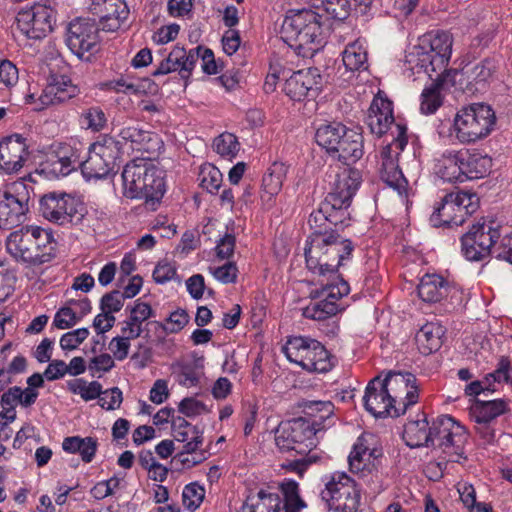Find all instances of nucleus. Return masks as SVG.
<instances>
[{
  "label": "nucleus",
  "mask_w": 512,
  "mask_h": 512,
  "mask_svg": "<svg viewBox=\"0 0 512 512\" xmlns=\"http://www.w3.org/2000/svg\"><path fill=\"white\" fill-rule=\"evenodd\" d=\"M124 299L123 294L117 290L107 293L101 299V310L112 315L122 309Z\"/></svg>",
  "instance_id": "obj_61"
},
{
  "label": "nucleus",
  "mask_w": 512,
  "mask_h": 512,
  "mask_svg": "<svg viewBox=\"0 0 512 512\" xmlns=\"http://www.w3.org/2000/svg\"><path fill=\"white\" fill-rule=\"evenodd\" d=\"M86 153V144L78 139L71 138L68 141L54 144L50 159L52 172L57 176L69 175L81 167Z\"/></svg>",
  "instance_id": "obj_19"
},
{
  "label": "nucleus",
  "mask_w": 512,
  "mask_h": 512,
  "mask_svg": "<svg viewBox=\"0 0 512 512\" xmlns=\"http://www.w3.org/2000/svg\"><path fill=\"white\" fill-rule=\"evenodd\" d=\"M56 248L52 231L36 225L13 231L6 239L7 252L29 267L50 262L56 256Z\"/></svg>",
  "instance_id": "obj_2"
},
{
  "label": "nucleus",
  "mask_w": 512,
  "mask_h": 512,
  "mask_svg": "<svg viewBox=\"0 0 512 512\" xmlns=\"http://www.w3.org/2000/svg\"><path fill=\"white\" fill-rule=\"evenodd\" d=\"M165 172L149 158H135L122 171L123 194L130 199L159 202L165 189Z\"/></svg>",
  "instance_id": "obj_4"
},
{
  "label": "nucleus",
  "mask_w": 512,
  "mask_h": 512,
  "mask_svg": "<svg viewBox=\"0 0 512 512\" xmlns=\"http://www.w3.org/2000/svg\"><path fill=\"white\" fill-rule=\"evenodd\" d=\"M464 181L479 179L488 175L492 168V158L478 150L461 149Z\"/></svg>",
  "instance_id": "obj_36"
},
{
  "label": "nucleus",
  "mask_w": 512,
  "mask_h": 512,
  "mask_svg": "<svg viewBox=\"0 0 512 512\" xmlns=\"http://www.w3.org/2000/svg\"><path fill=\"white\" fill-rule=\"evenodd\" d=\"M443 334V327L437 323L423 325L415 336L419 351L424 355L437 351L441 347Z\"/></svg>",
  "instance_id": "obj_39"
},
{
  "label": "nucleus",
  "mask_w": 512,
  "mask_h": 512,
  "mask_svg": "<svg viewBox=\"0 0 512 512\" xmlns=\"http://www.w3.org/2000/svg\"><path fill=\"white\" fill-rule=\"evenodd\" d=\"M360 505V493L354 489L351 493L345 494L343 498L329 509L331 512H357Z\"/></svg>",
  "instance_id": "obj_58"
},
{
  "label": "nucleus",
  "mask_w": 512,
  "mask_h": 512,
  "mask_svg": "<svg viewBox=\"0 0 512 512\" xmlns=\"http://www.w3.org/2000/svg\"><path fill=\"white\" fill-rule=\"evenodd\" d=\"M80 203L70 194L49 192L39 200V212L49 222L66 225L79 213Z\"/></svg>",
  "instance_id": "obj_16"
},
{
  "label": "nucleus",
  "mask_w": 512,
  "mask_h": 512,
  "mask_svg": "<svg viewBox=\"0 0 512 512\" xmlns=\"http://www.w3.org/2000/svg\"><path fill=\"white\" fill-rule=\"evenodd\" d=\"M323 9L334 19L344 20L351 8L350 0H321Z\"/></svg>",
  "instance_id": "obj_54"
},
{
  "label": "nucleus",
  "mask_w": 512,
  "mask_h": 512,
  "mask_svg": "<svg viewBox=\"0 0 512 512\" xmlns=\"http://www.w3.org/2000/svg\"><path fill=\"white\" fill-rule=\"evenodd\" d=\"M451 294V298L458 294L455 287L449 286L443 277L436 274L424 275L418 285V295L428 303H435Z\"/></svg>",
  "instance_id": "obj_32"
},
{
  "label": "nucleus",
  "mask_w": 512,
  "mask_h": 512,
  "mask_svg": "<svg viewBox=\"0 0 512 512\" xmlns=\"http://www.w3.org/2000/svg\"><path fill=\"white\" fill-rule=\"evenodd\" d=\"M89 10L106 31L119 29L129 14L127 5L122 0H90Z\"/></svg>",
  "instance_id": "obj_24"
},
{
  "label": "nucleus",
  "mask_w": 512,
  "mask_h": 512,
  "mask_svg": "<svg viewBox=\"0 0 512 512\" xmlns=\"http://www.w3.org/2000/svg\"><path fill=\"white\" fill-rule=\"evenodd\" d=\"M31 194L23 181L8 185L0 194V228L11 229L26 219Z\"/></svg>",
  "instance_id": "obj_11"
},
{
  "label": "nucleus",
  "mask_w": 512,
  "mask_h": 512,
  "mask_svg": "<svg viewBox=\"0 0 512 512\" xmlns=\"http://www.w3.org/2000/svg\"><path fill=\"white\" fill-rule=\"evenodd\" d=\"M281 495L276 492L260 491L257 497H251L242 507V512H299L306 507L299 495L296 481L285 479L280 484Z\"/></svg>",
  "instance_id": "obj_10"
},
{
  "label": "nucleus",
  "mask_w": 512,
  "mask_h": 512,
  "mask_svg": "<svg viewBox=\"0 0 512 512\" xmlns=\"http://www.w3.org/2000/svg\"><path fill=\"white\" fill-rule=\"evenodd\" d=\"M119 136L125 142H130L133 150L143 151L151 156L159 153L163 147V142L157 134L135 126L122 128Z\"/></svg>",
  "instance_id": "obj_30"
},
{
  "label": "nucleus",
  "mask_w": 512,
  "mask_h": 512,
  "mask_svg": "<svg viewBox=\"0 0 512 512\" xmlns=\"http://www.w3.org/2000/svg\"><path fill=\"white\" fill-rule=\"evenodd\" d=\"M172 430L174 439L178 442L188 441L192 435H195L197 432H199L195 426L191 425L181 417H178L173 421Z\"/></svg>",
  "instance_id": "obj_60"
},
{
  "label": "nucleus",
  "mask_w": 512,
  "mask_h": 512,
  "mask_svg": "<svg viewBox=\"0 0 512 512\" xmlns=\"http://www.w3.org/2000/svg\"><path fill=\"white\" fill-rule=\"evenodd\" d=\"M510 361L508 358L502 357L497 365V369L487 374L481 383L485 391H495V383L507 382L509 380Z\"/></svg>",
  "instance_id": "obj_49"
},
{
  "label": "nucleus",
  "mask_w": 512,
  "mask_h": 512,
  "mask_svg": "<svg viewBox=\"0 0 512 512\" xmlns=\"http://www.w3.org/2000/svg\"><path fill=\"white\" fill-rule=\"evenodd\" d=\"M78 93V87L73 85L69 78L62 75H52L38 97L39 106L37 109L63 103L77 96Z\"/></svg>",
  "instance_id": "obj_26"
},
{
  "label": "nucleus",
  "mask_w": 512,
  "mask_h": 512,
  "mask_svg": "<svg viewBox=\"0 0 512 512\" xmlns=\"http://www.w3.org/2000/svg\"><path fill=\"white\" fill-rule=\"evenodd\" d=\"M341 138L331 155L350 166L363 156V136L358 129L347 128Z\"/></svg>",
  "instance_id": "obj_29"
},
{
  "label": "nucleus",
  "mask_w": 512,
  "mask_h": 512,
  "mask_svg": "<svg viewBox=\"0 0 512 512\" xmlns=\"http://www.w3.org/2000/svg\"><path fill=\"white\" fill-rule=\"evenodd\" d=\"M432 424L429 425L424 413H419L415 420H410L404 426L403 440L411 448L430 447Z\"/></svg>",
  "instance_id": "obj_35"
},
{
  "label": "nucleus",
  "mask_w": 512,
  "mask_h": 512,
  "mask_svg": "<svg viewBox=\"0 0 512 512\" xmlns=\"http://www.w3.org/2000/svg\"><path fill=\"white\" fill-rule=\"evenodd\" d=\"M67 387L73 394H78L84 401L98 398L101 394L102 385L97 381L87 382L84 379H74L67 382Z\"/></svg>",
  "instance_id": "obj_48"
},
{
  "label": "nucleus",
  "mask_w": 512,
  "mask_h": 512,
  "mask_svg": "<svg viewBox=\"0 0 512 512\" xmlns=\"http://www.w3.org/2000/svg\"><path fill=\"white\" fill-rule=\"evenodd\" d=\"M80 317L77 316V312L74 311L70 306L60 308L53 319V325L58 329H69L80 322Z\"/></svg>",
  "instance_id": "obj_55"
},
{
  "label": "nucleus",
  "mask_w": 512,
  "mask_h": 512,
  "mask_svg": "<svg viewBox=\"0 0 512 512\" xmlns=\"http://www.w3.org/2000/svg\"><path fill=\"white\" fill-rule=\"evenodd\" d=\"M213 149L223 158H234L240 149L237 137L232 133H222L213 141Z\"/></svg>",
  "instance_id": "obj_47"
},
{
  "label": "nucleus",
  "mask_w": 512,
  "mask_h": 512,
  "mask_svg": "<svg viewBox=\"0 0 512 512\" xmlns=\"http://www.w3.org/2000/svg\"><path fill=\"white\" fill-rule=\"evenodd\" d=\"M88 328H78L63 334L60 338V347L65 351L77 349L89 336Z\"/></svg>",
  "instance_id": "obj_53"
},
{
  "label": "nucleus",
  "mask_w": 512,
  "mask_h": 512,
  "mask_svg": "<svg viewBox=\"0 0 512 512\" xmlns=\"http://www.w3.org/2000/svg\"><path fill=\"white\" fill-rule=\"evenodd\" d=\"M99 405L106 410H114L120 407L122 403V392L118 387H114L105 391L101 390L98 397Z\"/></svg>",
  "instance_id": "obj_62"
},
{
  "label": "nucleus",
  "mask_w": 512,
  "mask_h": 512,
  "mask_svg": "<svg viewBox=\"0 0 512 512\" xmlns=\"http://www.w3.org/2000/svg\"><path fill=\"white\" fill-rule=\"evenodd\" d=\"M464 426L449 415H442L432 422V438L430 447L435 453L443 455V460L435 464L440 471L448 462L459 463L464 458V447L467 442Z\"/></svg>",
  "instance_id": "obj_6"
},
{
  "label": "nucleus",
  "mask_w": 512,
  "mask_h": 512,
  "mask_svg": "<svg viewBox=\"0 0 512 512\" xmlns=\"http://www.w3.org/2000/svg\"><path fill=\"white\" fill-rule=\"evenodd\" d=\"M375 459V450H371L368 447L367 439L362 435L357 439L349 454L350 471L360 477H366L376 470Z\"/></svg>",
  "instance_id": "obj_31"
},
{
  "label": "nucleus",
  "mask_w": 512,
  "mask_h": 512,
  "mask_svg": "<svg viewBox=\"0 0 512 512\" xmlns=\"http://www.w3.org/2000/svg\"><path fill=\"white\" fill-rule=\"evenodd\" d=\"M201 186L209 193H216L222 183V173L213 165H206L200 171Z\"/></svg>",
  "instance_id": "obj_51"
},
{
  "label": "nucleus",
  "mask_w": 512,
  "mask_h": 512,
  "mask_svg": "<svg viewBox=\"0 0 512 512\" xmlns=\"http://www.w3.org/2000/svg\"><path fill=\"white\" fill-rule=\"evenodd\" d=\"M172 374L177 382L187 388L199 384L203 376V365L197 360H181L171 365Z\"/></svg>",
  "instance_id": "obj_38"
},
{
  "label": "nucleus",
  "mask_w": 512,
  "mask_h": 512,
  "mask_svg": "<svg viewBox=\"0 0 512 512\" xmlns=\"http://www.w3.org/2000/svg\"><path fill=\"white\" fill-rule=\"evenodd\" d=\"M287 359L309 372L325 373L332 369L329 352L317 340L294 336L282 348Z\"/></svg>",
  "instance_id": "obj_9"
},
{
  "label": "nucleus",
  "mask_w": 512,
  "mask_h": 512,
  "mask_svg": "<svg viewBox=\"0 0 512 512\" xmlns=\"http://www.w3.org/2000/svg\"><path fill=\"white\" fill-rule=\"evenodd\" d=\"M394 122L392 102L386 98L374 97L366 119L371 133L382 136Z\"/></svg>",
  "instance_id": "obj_28"
},
{
  "label": "nucleus",
  "mask_w": 512,
  "mask_h": 512,
  "mask_svg": "<svg viewBox=\"0 0 512 512\" xmlns=\"http://www.w3.org/2000/svg\"><path fill=\"white\" fill-rule=\"evenodd\" d=\"M349 292V284L343 279H338L335 283H327L320 291L322 299L311 302L306 306L303 309V316L308 319L321 321L336 315L339 311L337 301L348 295Z\"/></svg>",
  "instance_id": "obj_17"
},
{
  "label": "nucleus",
  "mask_w": 512,
  "mask_h": 512,
  "mask_svg": "<svg viewBox=\"0 0 512 512\" xmlns=\"http://www.w3.org/2000/svg\"><path fill=\"white\" fill-rule=\"evenodd\" d=\"M288 167L282 162H274L267 170L262 179V198L267 197L270 200L277 195L286 178Z\"/></svg>",
  "instance_id": "obj_40"
},
{
  "label": "nucleus",
  "mask_w": 512,
  "mask_h": 512,
  "mask_svg": "<svg viewBox=\"0 0 512 512\" xmlns=\"http://www.w3.org/2000/svg\"><path fill=\"white\" fill-rule=\"evenodd\" d=\"M189 322V315L183 309H177L170 313L166 319L163 329L168 333H177L181 331Z\"/></svg>",
  "instance_id": "obj_59"
},
{
  "label": "nucleus",
  "mask_w": 512,
  "mask_h": 512,
  "mask_svg": "<svg viewBox=\"0 0 512 512\" xmlns=\"http://www.w3.org/2000/svg\"><path fill=\"white\" fill-rule=\"evenodd\" d=\"M280 35L298 53L313 54L324 43L321 16L311 9L290 10L283 20Z\"/></svg>",
  "instance_id": "obj_5"
},
{
  "label": "nucleus",
  "mask_w": 512,
  "mask_h": 512,
  "mask_svg": "<svg viewBox=\"0 0 512 512\" xmlns=\"http://www.w3.org/2000/svg\"><path fill=\"white\" fill-rule=\"evenodd\" d=\"M182 498L184 506L188 510L194 511L205 498V488L196 482L187 484L183 489Z\"/></svg>",
  "instance_id": "obj_50"
},
{
  "label": "nucleus",
  "mask_w": 512,
  "mask_h": 512,
  "mask_svg": "<svg viewBox=\"0 0 512 512\" xmlns=\"http://www.w3.org/2000/svg\"><path fill=\"white\" fill-rule=\"evenodd\" d=\"M432 80L435 81L425 87L421 93L420 111L427 115L435 113L443 101L442 83L436 82L438 79L435 77Z\"/></svg>",
  "instance_id": "obj_44"
},
{
  "label": "nucleus",
  "mask_w": 512,
  "mask_h": 512,
  "mask_svg": "<svg viewBox=\"0 0 512 512\" xmlns=\"http://www.w3.org/2000/svg\"><path fill=\"white\" fill-rule=\"evenodd\" d=\"M347 127L339 122H332L320 125L315 133V140L319 146L329 154L339 144L340 139L346 133Z\"/></svg>",
  "instance_id": "obj_41"
},
{
  "label": "nucleus",
  "mask_w": 512,
  "mask_h": 512,
  "mask_svg": "<svg viewBox=\"0 0 512 512\" xmlns=\"http://www.w3.org/2000/svg\"><path fill=\"white\" fill-rule=\"evenodd\" d=\"M356 488L354 480L348 475L345 473H334L326 482L320 496L328 509H331L340 498H343L345 494L351 493Z\"/></svg>",
  "instance_id": "obj_37"
},
{
  "label": "nucleus",
  "mask_w": 512,
  "mask_h": 512,
  "mask_svg": "<svg viewBox=\"0 0 512 512\" xmlns=\"http://www.w3.org/2000/svg\"><path fill=\"white\" fill-rule=\"evenodd\" d=\"M453 38L445 31L423 35L419 43L407 53L405 62L413 74H426L436 79L447 70L452 54Z\"/></svg>",
  "instance_id": "obj_1"
},
{
  "label": "nucleus",
  "mask_w": 512,
  "mask_h": 512,
  "mask_svg": "<svg viewBox=\"0 0 512 512\" xmlns=\"http://www.w3.org/2000/svg\"><path fill=\"white\" fill-rule=\"evenodd\" d=\"M321 433L317 419L295 418L278 426L275 443L281 451H295L306 456L318 445Z\"/></svg>",
  "instance_id": "obj_8"
},
{
  "label": "nucleus",
  "mask_w": 512,
  "mask_h": 512,
  "mask_svg": "<svg viewBox=\"0 0 512 512\" xmlns=\"http://www.w3.org/2000/svg\"><path fill=\"white\" fill-rule=\"evenodd\" d=\"M29 157L26 139L13 134L0 141V170L4 174L18 173Z\"/></svg>",
  "instance_id": "obj_22"
},
{
  "label": "nucleus",
  "mask_w": 512,
  "mask_h": 512,
  "mask_svg": "<svg viewBox=\"0 0 512 512\" xmlns=\"http://www.w3.org/2000/svg\"><path fill=\"white\" fill-rule=\"evenodd\" d=\"M361 181L362 177L359 170L350 166L339 168L335 172L334 180L331 182V190L325 199L338 209L348 211Z\"/></svg>",
  "instance_id": "obj_18"
},
{
  "label": "nucleus",
  "mask_w": 512,
  "mask_h": 512,
  "mask_svg": "<svg viewBox=\"0 0 512 512\" xmlns=\"http://www.w3.org/2000/svg\"><path fill=\"white\" fill-rule=\"evenodd\" d=\"M343 64L346 69L350 71L366 70L367 63V50L364 44L357 40L346 46L342 53Z\"/></svg>",
  "instance_id": "obj_42"
},
{
  "label": "nucleus",
  "mask_w": 512,
  "mask_h": 512,
  "mask_svg": "<svg viewBox=\"0 0 512 512\" xmlns=\"http://www.w3.org/2000/svg\"><path fill=\"white\" fill-rule=\"evenodd\" d=\"M349 216V211L340 210L325 199L319 208L309 216L308 224L312 230L309 236H314L318 233L332 234V232L336 231L333 227L345 225V222L349 220Z\"/></svg>",
  "instance_id": "obj_23"
},
{
  "label": "nucleus",
  "mask_w": 512,
  "mask_h": 512,
  "mask_svg": "<svg viewBox=\"0 0 512 512\" xmlns=\"http://www.w3.org/2000/svg\"><path fill=\"white\" fill-rule=\"evenodd\" d=\"M495 69L494 61L484 59L471 69L468 77L476 83H485L491 78Z\"/></svg>",
  "instance_id": "obj_56"
},
{
  "label": "nucleus",
  "mask_w": 512,
  "mask_h": 512,
  "mask_svg": "<svg viewBox=\"0 0 512 512\" xmlns=\"http://www.w3.org/2000/svg\"><path fill=\"white\" fill-rule=\"evenodd\" d=\"M55 11L45 4L22 9L16 16V28L27 38L41 39L53 30Z\"/></svg>",
  "instance_id": "obj_15"
},
{
  "label": "nucleus",
  "mask_w": 512,
  "mask_h": 512,
  "mask_svg": "<svg viewBox=\"0 0 512 512\" xmlns=\"http://www.w3.org/2000/svg\"><path fill=\"white\" fill-rule=\"evenodd\" d=\"M88 149V156L83 158L81 171L87 180L106 177L114 167L118 155L117 142L112 137H104L93 143Z\"/></svg>",
  "instance_id": "obj_14"
},
{
  "label": "nucleus",
  "mask_w": 512,
  "mask_h": 512,
  "mask_svg": "<svg viewBox=\"0 0 512 512\" xmlns=\"http://www.w3.org/2000/svg\"><path fill=\"white\" fill-rule=\"evenodd\" d=\"M500 236V230L493 222H477L461 237V253L468 261H484Z\"/></svg>",
  "instance_id": "obj_12"
},
{
  "label": "nucleus",
  "mask_w": 512,
  "mask_h": 512,
  "mask_svg": "<svg viewBox=\"0 0 512 512\" xmlns=\"http://www.w3.org/2000/svg\"><path fill=\"white\" fill-rule=\"evenodd\" d=\"M99 42L98 27L95 19H76L69 24L66 43L69 49L78 57L85 53H93Z\"/></svg>",
  "instance_id": "obj_21"
},
{
  "label": "nucleus",
  "mask_w": 512,
  "mask_h": 512,
  "mask_svg": "<svg viewBox=\"0 0 512 512\" xmlns=\"http://www.w3.org/2000/svg\"><path fill=\"white\" fill-rule=\"evenodd\" d=\"M385 384L391 395L392 417L405 414L418 402L419 384L414 374L390 371L385 376Z\"/></svg>",
  "instance_id": "obj_13"
},
{
  "label": "nucleus",
  "mask_w": 512,
  "mask_h": 512,
  "mask_svg": "<svg viewBox=\"0 0 512 512\" xmlns=\"http://www.w3.org/2000/svg\"><path fill=\"white\" fill-rule=\"evenodd\" d=\"M306 419H317L322 431L324 421L329 419L334 412V405L330 401H305L302 404Z\"/></svg>",
  "instance_id": "obj_45"
},
{
  "label": "nucleus",
  "mask_w": 512,
  "mask_h": 512,
  "mask_svg": "<svg viewBox=\"0 0 512 512\" xmlns=\"http://www.w3.org/2000/svg\"><path fill=\"white\" fill-rule=\"evenodd\" d=\"M354 250L351 240L332 234L308 236L304 249L307 268L320 276L334 274Z\"/></svg>",
  "instance_id": "obj_3"
},
{
  "label": "nucleus",
  "mask_w": 512,
  "mask_h": 512,
  "mask_svg": "<svg viewBox=\"0 0 512 512\" xmlns=\"http://www.w3.org/2000/svg\"><path fill=\"white\" fill-rule=\"evenodd\" d=\"M435 174L447 182H464L461 150H445L435 160Z\"/></svg>",
  "instance_id": "obj_33"
},
{
  "label": "nucleus",
  "mask_w": 512,
  "mask_h": 512,
  "mask_svg": "<svg viewBox=\"0 0 512 512\" xmlns=\"http://www.w3.org/2000/svg\"><path fill=\"white\" fill-rule=\"evenodd\" d=\"M180 50L182 51V55L180 59L174 63L175 71H179L182 78H188L191 75L196 62L199 60L201 47L191 49L188 53L182 47H180Z\"/></svg>",
  "instance_id": "obj_52"
},
{
  "label": "nucleus",
  "mask_w": 512,
  "mask_h": 512,
  "mask_svg": "<svg viewBox=\"0 0 512 512\" xmlns=\"http://www.w3.org/2000/svg\"><path fill=\"white\" fill-rule=\"evenodd\" d=\"M495 123L493 109L489 105L475 103L456 113L451 132L459 143L472 144L487 137Z\"/></svg>",
  "instance_id": "obj_7"
},
{
  "label": "nucleus",
  "mask_w": 512,
  "mask_h": 512,
  "mask_svg": "<svg viewBox=\"0 0 512 512\" xmlns=\"http://www.w3.org/2000/svg\"><path fill=\"white\" fill-rule=\"evenodd\" d=\"M453 198V193L447 194L435 207L430 217V222L434 227L460 226L465 222L466 219Z\"/></svg>",
  "instance_id": "obj_34"
},
{
  "label": "nucleus",
  "mask_w": 512,
  "mask_h": 512,
  "mask_svg": "<svg viewBox=\"0 0 512 512\" xmlns=\"http://www.w3.org/2000/svg\"><path fill=\"white\" fill-rule=\"evenodd\" d=\"M212 275L223 284L235 283L237 280L238 269L235 263L228 262L223 266L210 268Z\"/></svg>",
  "instance_id": "obj_64"
},
{
  "label": "nucleus",
  "mask_w": 512,
  "mask_h": 512,
  "mask_svg": "<svg viewBox=\"0 0 512 512\" xmlns=\"http://www.w3.org/2000/svg\"><path fill=\"white\" fill-rule=\"evenodd\" d=\"M453 197L461 209L465 219L478 209V198L473 193L461 191L453 193Z\"/></svg>",
  "instance_id": "obj_57"
},
{
  "label": "nucleus",
  "mask_w": 512,
  "mask_h": 512,
  "mask_svg": "<svg viewBox=\"0 0 512 512\" xmlns=\"http://www.w3.org/2000/svg\"><path fill=\"white\" fill-rule=\"evenodd\" d=\"M508 410V403L504 399L479 401L472 408L474 419L492 422L495 418Z\"/></svg>",
  "instance_id": "obj_43"
},
{
  "label": "nucleus",
  "mask_w": 512,
  "mask_h": 512,
  "mask_svg": "<svg viewBox=\"0 0 512 512\" xmlns=\"http://www.w3.org/2000/svg\"><path fill=\"white\" fill-rule=\"evenodd\" d=\"M79 124L82 128L99 132L103 130L107 124V118L104 111L98 107H90L85 109L79 116Z\"/></svg>",
  "instance_id": "obj_46"
},
{
  "label": "nucleus",
  "mask_w": 512,
  "mask_h": 512,
  "mask_svg": "<svg viewBox=\"0 0 512 512\" xmlns=\"http://www.w3.org/2000/svg\"><path fill=\"white\" fill-rule=\"evenodd\" d=\"M19 72L15 64L9 60L0 61V82L7 88H11L18 83Z\"/></svg>",
  "instance_id": "obj_63"
},
{
  "label": "nucleus",
  "mask_w": 512,
  "mask_h": 512,
  "mask_svg": "<svg viewBox=\"0 0 512 512\" xmlns=\"http://www.w3.org/2000/svg\"><path fill=\"white\" fill-rule=\"evenodd\" d=\"M323 85V78L318 68L311 67L294 72L285 81L284 92L294 101L317 97Z\"/></svg>",
  "instance_id": "obj_20"
},
{
  "label": "nucleus",
  "mask_w": 512,
  "mask_h": 512,
  "mask_svg": "<svg viewBox=\"0 0 512 512\" xmlns=\"http://www.w3.org/2000/svg\"><path fill=\"white\" fill-rule=\"evenodd\" d=\"M385 384V378L376 376L365 389L363 402L365 409L375 417H392L391 395Z\"/></svg>",
  "instance_id": "obj_25"
},
{
  "label": "nucleus",
  "mask_w": 512,
  "mask_h": 512,
  "mask_svg": "<svg viewBox=\"0 0 512 512\" xmlns=\"http://www.w3.org/2000/svg\"><path fill=\"white\" fill-rule=\"evenodd\" d=\"M381 179L396 190L402 197L407 196L408 181L398 168L396 155L393 153L390 144L382 148L381 153Z\"/></svg>",
  "instance_id": "obj_27"
}]
</instances>
